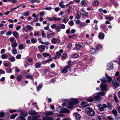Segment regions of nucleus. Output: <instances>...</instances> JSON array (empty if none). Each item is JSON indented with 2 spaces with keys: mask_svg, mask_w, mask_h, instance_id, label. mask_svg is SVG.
<instances>
[{
  "mask_svg": "<svg viewBox=\"0 0 120 120\" xmlns=\"http://www.w3.org/2000/svg\"><path fill=\"white\" fill-rule=\"evenodd\" d=\"M105 75L107 77L108 81L107 80H106L104 79H101V80L103 83H102L100 85V87L101 90L102 91H106L107 89V86L105 84V83L107 81H111L112 79V78L108 75L106 74H105Z\"/></svg>",
  "mask_w": 120,
  "mask_h": 120,
  "instance_id": "1",
  "label": "nucleus"
},
{
  "mask_svg": "<svg viewBox=\"0 0 120 120\" xmlns=\"http://www.w3.org/2000/svg\"><path fill=\"white\" fill-rule=\"evenodd\" d=\"M86 113L90 116H93L95 114V112L91 108H89L86 109Z\"/></svg>",
  "mask_w": 120,
  "mask_h": 120,
  "instance_id": "2",
  "label": "nucleus"
},
{
  "mask_svg": "<svg viewBox=\"0 0 120 120\" xmlns=\"http://www.w3.org/2000/svg\"><path fill=\"white\" fill-rule=\"evenodd\" d=\"M71 66H70L69 65H68L65 66L62 71L63 73L65 74L68 72L67 70L69 69V71L71 70Z\"/></svg>",
  "mask_w": 120,
  "mask_h": 120,
  "instance_id": "3",
  "label": "nucleus"
},
{
  "mask_svg": "<svg viewBox=\"0 0 120 120\" xmlns=\"http://www.w3.org/2000/svg\"><path fill=\"white\" fill-rule=\"evenodd\" d=\"M38 48L40 51V52L41 53L44 51L45 47L44 45H39L38 47Z\"/></svg>",
  "mask_w": 120,
  "mask_h": 120,
  "instance_id": "4",
  "label": "nucleus"
},
{
  "mask_svg": "<svg viewBox=\"0 0 120 120\" xmlns=\"http://www.w3.org/2000/svg\"><path fill=\"white\" fill-rule=\"evenodd\" d=\"M113 64L112 62L109 63L107 66V69L108 70H110L113 69Z\"/></svg>",
  "mask_w": 120,
  "mask_h": 120,
  "instance_id": "5",
  "label": "nucleus"
},
{
  "mask_svg": "<svg viewBox=\"0 0 120 120\" xmlns=\"http://www.w3.org/2000/svg\"><path fill=\"white\" fill-rule=\"evenodd\" d=\"M112 82L113 85L115 88H117L119 86V83L116 80H114L112 81Z\"/></svg>",
  "mask_w": 120,
  "mask_h": 120,
  "instance_id": "6",
  "label": "nucleus"
},
{
  "mask_svg": "<svg viewBox=\"0 0 120 120\" xmlns=\"http://www.w3.org/2000/svg\"><path fill=\"white\" fill-rule=\"evenodd\" d=\"M29 114L31 115H36L38 114V112H37L35 111L32 110H30L29 111Z\"/></svg>",
  "mask_w": 120,
  "mask_h": 120,
  "instance_id": "7",
  "label": "nucleus"
},
{
  "mask_svg": "<svg viewBox=\"0 0 120 120\" xmlns=\"http://www.w3.org/2000/svg\"><path fill=\"white\" fill-rule=\"evenodd\" d=\"M78 100L77 99L72 98L71 99L70 102L73 105L76 104L78 102Z\"/></svg>",
  "mask_w": 120,
  "mask_h": 120,
  "instance_id": "8",
  "label": "nucleus"
},
{
  "mask_svg": "<svg viewBox=\"0 0 120 120\" xmlns=\"http://www.w3.org/2000/svg\"><path fill=\"white\" fill-rule=\"evenodd\" d=\"M42 119L43 120H53V119L52 117H50L48 116H45L43 117Z\"/></svg>",
  "mask_w": 120,
  "mask_h": 120,
  "instance_id": "9",
  "label": "nucleus"
},
{
  "mask_svg": "<svg viewBox=\"0 0 120 120\" xmlns=\"http://www.w3.org/2000/svg\"><path fill=\"white\" fill-rule=\"evenodd\" d=\"M68 57L67 54L66 53H64L61 57V60H63Z\"/></svg>",
  "mask_w": 120,
  "mask_h": 120,
  "instance_id": "10",
  "label": "nucleus"
},
{
  "mask_svg": "<svg viewBox=\"0 0 120 120\" xmlns=\"http://www.w3.org/2000/svg\"><path fill=\"white\" fill-rule=\"evenodd\" d=\"M12 34L16 39H17L19 37V34L16 31H13L12 32Z\"/></svg>",
  "mask_w": 120,
  "mask_h": 120,
  "instance_id": "11",
  "label": "nucleus"
},
{
  "mask_svg": "<svg viewBox=\"0 0 120 120\" xmlns=\"http://www.w3.org/2000/svg\"><path fill=\"white\" fill-rule=\"evenodd\" d=\"M67 102H68V106H67V108L69 109H71L73 107V105L71 103V102H69L68 100H67Z\"/></svg>",
  "mask_w": 120,
  "mask_h": 120,
  "instance_id": "12",
  "label": "nucleus"
},
{
  "mask_svg": "<svg viewBox=\"0 0 120 120\" xmlns=\"http://www.w3.org/2000/svg\"><path fill=\"white\" fill-rule=\"evenodd\" d=\"M97 95L96 96L94 97V98L96 101L98 100L100 101V98L101 97V96L100 95H99V94L97 93Z\"/></svg>",
  "mask_w": 120,
  "mask_h": 120,
  "instance_id": "13",
  "label": "nucleus"
},
{
  "mask_svg": "<svg viewBox=\"0 0 120 120\" xmlns=\"http://www.w3.org/2000/svg\"><path fill=\"white\" fill-rule=\"evenodd\" d=\"M55 34L54 32H52L51 33H49L47 34L46 36V37L48 38H51L52 37L53 35Z\"/></svg>",
  "mask_w": 120,
  "mask_h": 120,
  "instance_id": "14",
  "label": "nucleus"
},
{
  "mask_svg": "<svg viewBox=\"0 0 120 120\" xmlns=\"http://www.w3.org/2000/svg\"><path fill=\"white\" fill-rule=\"evenodd\" d=\"M53 114V112L52 111H48L45 113L44 114L46 116H50L52 115Z\"/></svg>",
  "mask_w": 120,
  "mask_h": 120,
  "instance_id": "15",
  "label": "nucleus"
},
{
  "mask_svg": "<svg viewBox=\"0 0 120 120\" xmlns=\"http://www.w3.org/2000/svg\"><path fill=\"white\" fill-rule=\"evenodd\" d=\"M8 60L11 62H13L15 61V58L13 56H11L8 58Z\"/></svg>",
  "mask_w": 120,
  "mask_h": 120,
  "instance_id": "16",
  "label": "nucleus"
},
{
  "mask_svg": "<svg viewBox=\"0 0 120 120\" xmlns=\"http://www.w3.org/2000/svg\"><path fill=\"white\" fill-rule=\"evenodd\" d=\"M98 107L100 111H103L105 109L103 106L100 104L98 105Z\"/></svg>",
  "mask_w": 120,
  "mask_h": 120,
  "instance_id": "17",
  "label": "nucleus"
},
{
  "mask_svg": "<svg viewBox=\"0 0 120 120\" xmlns=\"http://www.w3.org/2000/svg\"><path fill=\"white\" fill-rule=\"evenodd\" d=\"M98 36L99 38L103 39L104 38V35L103 33H100L99 34Z\"/></svg>",
  "mask_w": 120,
  "mask_h": 120,
  "instance_id": "18",
  "label": "nucleus"
},
{
  "mask_svg": "<svg viewBox=\"0 0 120 120\" xmlns=\"http://www.w3.org/2000/svg\"><path fill=\"white\" fill-rule=\"evenodd\" d=\"M69 112V110L66 109L64 108L61 110V113L68 112Z\"/></svg>",
  "mask_w": 120,
  "mask_h": 120,
  "instance_id": "19",
  "label": "nucleus"
},
{
  "mask_svg": "<svg viewBox=\"0 0 120 120\" xmlns=\"http://www.w3.org/2000/svg\"><path fill=\"white\" fill-rule=\"evenodd\" d=\"M34 66L36 68H40L41 67L40 63L39 62H37L36 63Z\"/></svg>",
  "mask_w": 120,
  "mask_h": 120,
  "instance_id": "20",
  "label": "nucleus"
},
{
  "mask_svg": "<svg viewBox=\"0 0 120 120\" xmlns=\"http://www.w3.org/2000/svg\"><path fill=\"white\" fill-rule=\"evenodd\" d=\"M18 47H19V49L20 50L22 49L25 48L24 45L22 44H21L19 45Z\"/></svg>",
  "mask_w": 120,
  "mask_h": 120,
  "instance_id": "21",
  "label": "nucleus"
},
{
  "mask_svg": "<svg viewBox=\"0 0 120 120\" xmlns=\"http://www.w3.org/2000/svg\"><path fill=\"white\" fill-rule=\"evenodd\" d=\"M1 58L3 59H6L8 58V56L6 54H3L1 56Z\"/></svg>",
  "mask_w": 120,
  "mask_h": 120,
  "instance_id": "22",
  "label": "nucleus"
},
{
  "mask_svg": "<svg viewBox=\"0 0 120 120\" xmlns=\"http://www.w3.org/2000/svg\"><path fill=\"white\" fill-rule=\"evenodd\" d=\"M81 14H82L83 15L86 16L87 17L88 16V14L86 13L83 10H82L81 11Z\"/></svg>",
  "mask_w": 120,
  "mask_h": 120,
  "instance_id": "23",
  "label": "nucleus"
},
{
  "mask_svg": "<svg viewBox=\"0 0 120 120\" xmlns=\"http://www.w3.org/2000/svg\"><path fill=\"white\" fill-rule=\"evenodd\" d=\"M112 112L114 115L115 117L118 114L117 111L116 110H113L112 111Z\"/></svg>",
  "mask_w": 120,
  "mask_h": 120,
  "instance_id": "24",
  "label": "nucleus"
},
{
  "mask_svg": "<svg viewBox=\"0 0 120 120\" xmlns=\"http://www.w3.org/2000/svg\"><path fill=\"white\" fill-rule=\"evenodd\" d=\"M59 5L61 8H64L65 7V5L64 4V3L63 1L60 2L59 4Z\"/></svg>",
  "mask_w": 120,
  "mask_h": 120,
  "instance_id": "25",
  "label": "nucleus"
},
{
  "mask_svg": "<svg viewBox=\"0 0 120 120\" xmlns=\"http://www.w3.org/2000/svg\"><path fill=\"white\" fill-rule=\"evenodd\" d=\"M25 78L26 79H30L33 81L34 79L33 77L30 75H26L25 76Z\"/></svg>",
  "mask_w": 120,
  "mask_h": 120,
  "instance_id": "26",
  "label": "nucleus"
},
{
  "mask_svg": "<svg viewBox=\"0 0 120 120\" xmlns=\"http://www.w3.org/2000/svg\"><path fill=\"white\" fill-rule=\"evenodd\" d=\"M56 38H53L51 40V42L53 44H56V42L57 41V39Z\"/></svg>",
  "mask_w": 120,
  "mask_h": 120,
  "instance_id": "27",
  "label": "nucleus"
},
{
  "mask_svg": "<svg viewBox=\"0 0 120 120\" xmlns=\"http://www.w3.org/2000/svg\"><path fill=\"white\" fill-rule=\"evenodd\" d=\"M18 44L16 42L12 43L11 45V46L13 48H15L17 46Z\"/></svg>",
  "mask_w": 120,
  "mask_h": 120,
  "instance_id": "28",
  "label": "nucleus"
},
{
  "mask_svg": "<svg viewBox=\"0 0 120 120\" xmlns=\"http://www.w3.org/2000/svg\"><path fill=\"white\" fill-rule=\"evenodd\" d=\"M90 53L92 54H94L95 52V50L94 48H91L90 49Z\"/></svg>",
  "mask_w": 120,
  "mask_h": 120,
  "instance_id": "29",
  "label": "nucleus"
},
{
  "mask_svg": "<svg viewBox=\"0 0 120 120\" xmlns=\"http://www.w3.org/2000/svg\"><path fill=\"white\" fill-rule=\"evenodd\" d=\"M105 19H108L109 21H111L113 19V18H112L110 16H105Z\"/></svg>",
  "mask_w": 120,
  "mask_h": 120,
  "instance_id": "30",
  "label": "nucleus"
},
{
  "mask_svg": "<svg viewBox=\"0 0 120 120\" xmlns=\"http://www.w3.org/2000/svg\"><path fill=\"white\" fill-rule=\"evenodd\" d=\"M20 111V110H9V112H10L13 113L14 112H19Z\"/></svg>",
  "mask_w": 120,
  "mask_h": 120,
  "instance_id": "31",
  "label": "nucleus"
},
{
  "mask_svg": "<svg viewBox=\"0 0 120 120\" xmlns=\"http://www.w3.org/2000/svg\"><path fill=\"white\" fill-rule=\"evenodd\" d=\"M75 115L76 116V119H77V120H79L80 118V115L79 114H78V113H75Z\"/></svg>",
  "mask_w": 120,
  "mask_h": 120,
  "instance_id": "32",
  "label": "nucleus"
},
{
  "mask_svg": "<svg viewBox=\"0 0 120 120\" xmlns=\"http://www.w3.org/2000/svg\"><path fill=\"white\" fill-rule=\"evenodd\" d=\"M61 19V18L59 17L57 18L55 17H53L52 18L53 21H58L60 20Z\"/></svg>",
  "mask_w": 120,
  "mask_h": 120,
  "instance_id": "33",
  "label": "nucleus"
},
{
  "mask_svg": "<svg viewBox=\"0 0 120 120\" xmlns=\"http://www.w3.org/2000/svg\"><path fill=\"white\" fill-rule=\"evenodd\" d=\"M79 55L77 54H74L71 55V57L72 58H76L79 56Z\"/></svg>",
  "mask_w": 120,
  "mask_h": 120,
  "instance_id": "34",
  "label": "nucleus"
},
{
  "mask_svg": "<svg viewBox=\"0 0 120 120\" xmlns=\"http://www.w3.org/2000/svg\"><path fill=\"white\" fill-rule=\"evenodd\" d=\"M40 117V116L37 115L33 117L31 120H38Z\"/></svg>",
  "mask_w": 120,
  "mask_h": 120,
  "instance_id": "35",
  "label": "nucleus"
},
{
  "mask_svg": "<svg viewBox=\"0 0 120 120\" xmlns=\"http://www.w3.org/2000/svg\"><path fill=\"white\" fill-rule=\"evenodd\" d=\"M18 115V114L17 113H15L14 114H13L11 115L10 117L11 119H14Z\"/></svg>",
  "mask_w": 120,
  "mask_h": 120,
  "instance_id": "36",
  "label": "nucleus"
},
{
  "mask_svg": "<svg viewBox=\"0 0 120 120\" xmlns=\"http://www.w3.org/2000/svg\"><path fill=\"white\" fill-rule=\"evenodd\" d=\"M75 46L76 50H79L80 48L81 47V45L79 43L76 44Z\"/></svg>",
  "mask_w": 120,
  "mask_h": 120,
  "instance_id": "37",
  "label": "nucleus"
},
{
  "mask_svg": "<svg viewBox=\"0 0 120 120\" xmlns=\"http://www.w3.org/2000/svg\"><path fill=\"white\" fill-rule=\"evenodd\" d=\"M30 14V13L28 11H26L25 12L22 14V15L25 16H28Z\"/></svg>",
  "mask_w": 120,
  "mask_h": 120,
  "instance_id": "38",
  "label": "nucleus"
},
{
  "mask_svg": "<svg viewBox=\"0 0 120 120\" xmlns=\"http://www.w3.org/2000/svg\"><path fill=\"white\" fill-rule=\"evenodd\" d=\"M86 101L90 102H93L94 100V99L93 98H87L86 100Z\"/></svg>",
  "mask_w": 120,
  "mask_h": 120,
  "instance_id": "39",
  "label": "nucleus"
},
{
  "mask_svg": "<svg viewBox=\"0 0 120 120\" xmlns=\"http://www.w3.org/2000/svg\"><path fill=\"white\" fill-rule=\"evenodd\" d=\"M42 86H43L41 84H40L37 87V90L38 91H39L41 89Z\"/></svg>",
  "mask_w": 120,
  "mask_h": 120,
  "instance_id": "40",
  "label": "nucleus"
},
{
  "mask_svg": "<svg viewBox=\"0 0 120 120\" xmlns=\"http://www.w3.org/2000/svg\"><path fill=\"white\" fill-rule=\"evenodd\" d=\"M56 31L57 32H59L60 30V28L59 26H56L55 29Z\"/></svg>",
  "mask_w": 120,
  "mask_h": 120,
  "instance_id": "41",
  "label": "nucleus"
},
{
  "mask_svg": "<svg viewBox=\"0 0 120 120\" xmlns=\"http://www.w3.org/2000/svg\"><path fill=\"white\" fill-rule=\"evenodd\" d=\"M11 51L12 54H16L17 52V51L15 49H12Z\"/></svg>",
  "mask_w": 120,
  "mask_h": 120,
  "instance_id": "42",
  "label": "nucleus"
},
{
  "mask_svg": "<svg viewBox=\"0 0 120 120\" xmlns=\"http://www.w3.org/2000/svg\"><path fill=\"white\" fill-rule=\"evenodd\" d=\"M22 78V76L21 75H20L17 77L16 79L18 81H20L21 80Z\"/></svg>",
  "mask_w": 120,
  "mask_h": 120,
  "instance_id": "43",
  "label": "nucleus"
},
{
  "mask_svg": "<svg viewBox=\"0 0 120 120\" xmlns=\"http://www.w3.org/2000/svg\"><path fill=\"white\" fill-rule=\"evenodd\" d=\"M43 55L44 57H46L48 56H49V57H51V56L50 55L49 53H44L43 54Z\"/></svg>",
  "mask_w": 120,
  "mask_h": 120,
  "instance_id": "44",
  "label": "nucleus"
},
{
  "mask_svg": "<svg viewBox=\"0 0 120 120\" xmlns=\"http://www.w3.org/2000/svg\"><path fill=\"white\" fill-rule=\"evenodd\" d=\"M56 110L58 112H60L61 113V111L62 109H61V106H59L58 107Z\"/></svg>",
  "mask_w": 120,
  "mask_h": 120,
  "instance_id": "45",
  "label": "nucleus"
},
{
  "mask_svg": "<svg viewBox=\"0 0 120 120\" xmlns=\"http://www.w3.org/2000/svg\"><path fill=\"white\" fill-rule=\"evenodd\" d=\"M102 47L101 45H98L96 46V48L97 50H98L100 49Z\"/></svg>",
  "mask_w": 120,
  "mask_h": 120,
  "instance_id": "46",
  "label": "nucleus"
},
{
  "mask_svg": "<svg viewBox=\"0 0 120 120\" xmlns=\"http://www.w3.org/2000/svg\"><path fill=\"white\" fill-rule=\"evenodd\" d=\"M114 99L115 101L116 102H118V100L116 95L115 94H114Z\"/></svg>",
  "mask_w": 120,
  "mask_h": 120,
  "instance_id": "47",
  "label": "nucleus"
},
{
  "mask_svg": "<svg viewBox=\"0 0 120 120\" xmlns=\"http://www.w3.org/2000/svg\"><path fill=\"white\" fill-rule=\"evenodd\" d=\"M69 24L71 26H73L74 25V22L73 20L70 21L68 22Z\"/></svg>",
  "mask_w": 120,
  "mask_h": 120,
  "instance_id": "48",
  "label": "nucleus"
},
{
  "mask_svg": "<svg viewBox=\"0 0 120 120\" xmlns=\"http://www.w3.org/2000/svg\"><path fill=\"white\" fill-rule=\"evenodd\" d=\"M6 71L7 73H10L12 72V70L10 68L6 69Z\"/></svg>",
  "mask_w": 120,
  "mask_h": 120,
  "instance_id": "49",
  "label": "nucleus"
},
{
  "mask_svg": "<svg viewBox=\"0 0 120 120\" xmlns=\"http://www.w3.org/2000/svg\"><path fill=\"white\" fill-rule=\"evenodd\" d=\"M98 1L95 0L93 2L92 4L94 5H97L98 4Z\"/></svg>",
  "mask_w": 120,
  "mask_h": 120,
  "instance_id": "50",
  "label": "nucleus"
},
{
  "mask_svg": "<svg viewBox=\"0 0 120 120\" xmlns=\"http://www.w3.org/2000/svg\"><path fill=\"white\" fill-rule=\"evenodd\" d=\"M60 26H61V28L62 29H64L65 28V25L63 24H59Z\"/></svg>",
  "mask_w": 120,
  "mask_h": 120,
  "instance_id": "51",
  "label": "nucleus"
},
{
  "mask_svg": "<svg viewBox=\"0 0 120 120\" xmlns=\"http://www.w3.org/2000/svg\"><path fill=\"white\" fill-rule=\"evenodd\" d=\"M107 104V107L109 109H111L112 108V106L110 103H108Z\"/></svg>",
  "mask_w": 120,
  "mask_h": 120,
  "instance_id": "52",
  "label": "nucleus"
},
{
  "mask_svg": "<svg viewBox=\"0 0 120 120\" xmlns=\"http://www.w3.org/2000/svg\"><path fill=\"white\" fill-rule=\"evenodd\" d=\"M86 24L85 23L81 22L79 24V26H86Z\"/></svg>",
  "mask_w": 120,
  "mask_h": 120,
  "instance_id": "53",
  "label": "nucleus"
},
{
  "mask_svg": "<svg viewBox=\"0 0 120 120\" xmlns=\"http://www.w3.org/2000/svg\"><path fill=\"white\" fill-rule=\"evenodd\" d=\"M41 35L42 37L44 38H45L46 37L45 34V33L44 31H43L41 33Z\"/></svg>",
  "mask_w": 120,
  "mask_h": 120,
  "instance_id": "54",
  "label": "nucleus"
},
{
  "mask_svg": "<svg viewBox=\"0 0 120 120\" xmlns=\"http://www.w3.org/2000/svg\"><path fill=\"white\" fill-rule=\"evenodd\" d=\"M101 28L104 30L106 28V26L104 24H102L101 25Z\"/></svg>",
  "mask_w": 120,
  "mask_h": 120,
  "instance_id": "55",
  "label": "nucleus"
},
{
  "mask_svg": "<svg viewBox=\"0 0 120 120\" xmlns=\"http://www.w3.org/2000/svg\"><path fill=\"white\" fill-rule=\"evenodd\" d=\"M5 115V114L3 112H0V118L2 117Z\"/></svg>",
  "mask_w": 120,
  "mask_h": 120,
  "instance_id": "56",
  "label": "nucleus"
},
{
  "mask_svg": "<svg viewBox=\"0 0 120 120\" xmlns=\"http://www.w3.org/2000/svg\"><path fill=\"white\" fill-rule=\"evenodd\" d=\"M22 114L24 116H26L27 115V113L26 112H23L22 113Z\"/></svg>",
  "mask_w": 120,
  "mask_h": 120,
  "instance_id": "57",
  "label": "nucleus"
},
{
  "mask_svg": "<svg viewBox=\"0 0 120 120\" xmlns=\"http://www.w3.org/2000/svg\"><path fill=\"white\" fill-rule=\"evenodd\" d=\"M56 24H53L51 26V27L52 29H54L55 28H56Z\"/></svg>",
  "mask_w": 120,
  "mask_h": 120,
  "instance_id": "58",
  "label": "nucleus"
},
{
  "mask_svg": "<svg viewBox=\"0 0 120 120\" xmlns=\"http://www.w3.org/2000/svg\"><path fill=\"white\" fill-rule=\"evenodd\" d=\"M39 32L38 31H35L34 32V36H36L39 35Z\"/></svg>",
  "mask_w": 120,
  "mask_h": 120,
  "instance_id": "59",
  "label": "nucleus"
},
{
  "mask_svg": "<svg viewBox=\"0 0 120 120\" xmlns=\"http://www.w3.org/2000/svg\"><path fill=\"white\" fill-rule=\"evenodd\" d=\"M62 22H63L66 24L67 22V21L66 19L65 18H64L63 19Z\"/></svg>",
  "mask_w": 120,
  "mask_h": 120,
  "instance_id": "60",
  "label": "nucleus"
},
{
  "mask_svg": "<svg viewBox=\"0 0 120 120\" xmlns=\"http://www.w3.org/2000/svg\"><path fill=\"white\" fill-rule=\"evenodd\" d=\"M60 8L59 7H56L55 8V10L56 12H58V11L60 10Z\"/></svg>",
  "mask_w": 120,
  "mask_h": 120,
  "instance_id": "61",
  "label": "nucleus"
},
{
  "mask_svg": "<svg viewBox=\"0 0 120 120\" xmlns=\"http://www.w3.org/2000/svg\"><path fill=\"white\" fill-rule=\"evenodd\" d=\"M56 55L58 56H59L58 58H59L61 55V54L58 52H56Z\"/></svg>",
  "mask_w": 120,
  "mask_h": 120,
  "instance_id": "62",
  "label": "nucleus"
},
{
  "mask_svg": "<svg viewBox=\"0 0 120 120\" xmlns=\"http://www.w3.org/2000/svg\"><path fill=\"white\" fill-rule=\"evenodd\" d=\"M72 47V45L71 44H69L67 46V48L69 49H71Z\"/></svg>",
  "mask_w": 120,
  "mask_h": 120,
  "instance_id": "63",
  "label": "nucleus"
},
{
  "mask_svg": "<svg viewBox=\"0 0 120 120\" xmlns=\"http://www.w3.org/2000/svg\"><path fill=\"white\" fill-rule=\"evenodd\" d=\"M117 81L119 82L120 84V76H119L116 78Z\"/></svg>",
  "mask_w": 120,
  "mask_h": 120,
  "instance_id": "64",
  "label": "nucleus"
}]
</instances>
